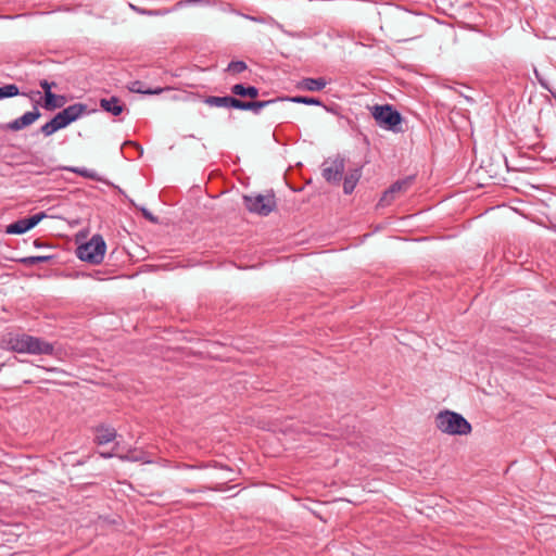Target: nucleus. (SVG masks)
<instances>
[{"label":"nucleus","instance_id":"1","mask_svg":"<svg viewBox=\"0 0 556 556\" xmlns=\"http://www.w3.org/2000/svg\"><path fill=\"white\" fill-rule=\"evenodd\" d=\"M7 349L15 353H25L31 355H53L54 345L41 338L30 334H10L7 339Z\"/></svg>","mask_w":556,"mask_h":556},{"label":"nucleus","instance_id":"2","mask_svg":"<svg viewBox=\"0 0 556 556\" xmlns=\"http://www.w3.org/2000/svg\"><path fill=\"white\" fill-rule=\"evenodd\" d=\"M435 426L451 435H467L472 430L471 425L460 414L452 410L440 412L435 417Z\"/></svg>","mask_w":556,"mask_h":556},{"label":"nucleus","instance_id":"3","mask_svg":"<svg viewBox=\"0 0 556 556\" xmlns=\"http://www.w3.org/2000/svg\"><path fill=\"white\" fill-rule=\"evenodd\" d=\"M106 244L100 235H94L88 242L76 250L77 257L93 265L100 264L105 254Z\"/></svg>","mask_w":556,"mask_h":556},{"label":"nucleus","instance_id":"4","mask_svg":"<svg viewBox=\"0 0 556 556\" xmlns=\"http://www.w3.org/2000/svg\"><path fill=\"white\" fill-rule=\"evenodd\" d=\"M243 202L249 212L261 216H268L277 207L273 191L267 194L244 195Z\"/></svg>","mask_w":556,"mask_h":556},{"label":"nucleus","instance_id":"5","mask_svg":"<svg viewBox=\"0 0 556 556\" xmlns=\"http://www.w3.org/2000/svg\"><path fill=\"white\" fill-rule=\"evenodd\" d=\"M344 169L345 162L343 157L340 155L333 159L328 157L321 164V176L328 184L338 186L343 178Z\"/></svg>","mask_w":556,"mask_h":556},{"label":"nucleus","instance_id":"6","mask_svg":"<svg viewBox=\"0 0 556 556\" xmlns=\"http://www.w3.org/2000/svg\"><path fill=\"white\" fill-rule=\"evenodd\" d=\"M408 128V121L392 104L384 103V130L404 134Z\"/></svg>","mask_w":556,"mask_h":556},{"label":"nucleus","instance_id":"7","mask_svg":"<svg viewBox=\"0 0 556 556\" xmlns=\"http://www.w3.org/2000/svg\"><path fill=\"white\" fill-rule=\"evenodd\" d=\"M88 105L81 102L74 103L63 109L61 112L55 114L58 122L62 128L67 127L70 124L76 122L80 117L90 114Z\"/></svg>","mask_w":556,"mask_h":556},{"label":"nucleus","instance_id":"8","mask_svg":"<svg viewBox=\"0 0 556 556\" xmlns=\"http://www.w3.org/2000/svg\"><path fill=\"white\" fill-rule=\"evenodd\" d=\"M41 116V113L37 105L34 106L31 111H28L24 113L18 118L7 123V124H0V130H11V131H18L22 130L28 126H30L33 123H35L39 117Z\"/></svg>","mask_w":556,"mask_h":556},{"label":"nucleus","instance_id":"9","mask_svg":"<svg viewBox=\"0 0 556 556\" xmlns=\"http://www.w3.org/2000/svg\"><path fill=\"white\" fill-rule=\"evenodd\" d=\"M414 176H407L393 182L384 190V205L390 204L393 200L404 194L413 185Z\"/></svg>","mask_w":556,"mask_h":556},{"label":"nucleus","instance_id":"10","mask_svg":"<svg viewBox=\"0 0 556 556\" xmlns=\"http://www.w3.org/2000/svg\"><path fill=\"white\" fill-rule=\"evenodd\" d=\"M277 101H280V98L263 100V101H242V100L238 99L237 110L251 111L254 114H260L262 109H264Z\"/></svg>","mask_w":556,"mask_h":556},{"label":"nucleus","instance_id":"11","mask_svg":"<svg viewBox=\"0 0 556 556\" xmlns=\"http://www.w3.org/2000/svg\"><path fill=\"white\" fill-rule=\"evenodd\" d=\"M204 103L210 106L236 109L238 104V98L231 96H208L204 99Z\"/></svg>","mask_w":556,"mask_h":556},{"label":"nucleus","instance_id":"12","mask_svg":"<svg viewBox=\"0 0 556 556\" xmlns=\"http://www.w3.org/2000/svg\"><path fill=\"white\" fill-rule=\"evenodd\" d=\"M100 106L103 111L111 113L114 116L121 115L125 110V105L121 102L119 98L115 96H112L109 99H101Z\"/></svg>","mask_w":556,"mask_h":556},{"label":"nucleus","instance_id":"13","mask_svg":"<svg viewBox=\"0 0 556 556\" xmlns=\"http://www.w3.org/2000/svg\"><path fill=\"white\" fill-rule=\"evenodd\" d=\"M327 85V80L324 77L318 78H303L296 84V88L306 91H320Z\"/></svg>","mask_w":556,"mask_h":556},{"label":"nucleus","instance_id":"14","mask_svg":"<svg viewBox=\"0 0 556 556\" xmlns=\"http://www.w3.org/2000/svg\"><path fill=\"white\" fill-rule=\"evenodd\" d=\"M94 443L98 445L108 444L116 439V430L109 426H99L96 429Z\"/></svg>","mask_w":556,"mask_h":556},{"label":"nucleus","instance_id":"15","mask_svg":"<svg viewBox=\"0 0 556 556\" xmlns=\"http://www.w3.org/2000/svg\"><path fill=\"white\" fill-rule=\"evenodd\" d=\"M230 90H231L232 94L238 96V97H242V98L248 97V98H251V99H255L260 94V90L255 86H244L242 84L233 85L230 88Z\"/></svg>","mask_w":556,"mask_h":556},{"label":"nucleus","instance_id":"16","mask_svg":"<svg viewBox=\"0 0 556 556\" xmlns=\"http://www.w3.org/2000/svg\"><path fill=\"white\" fill-rule=\"evenodd\" d=\"M128 90L136 93H142V94H160L164 91L163 88H144V84L141 80H134L130 81L128 85Z\"/></svg>","mask_w":556,"mask_h":556},{"label":"nucleus","instance_id":"17","mask_svg":"<svg viewBox=\"0 0 556 556\" xmlns=\"http://www.w3.org/2000/svg\"><path fill=\"white\" fill-rule=\"evenodd\" d=\"M66 103L65 96H59L55 93H48L45 97L43 108L48 111H53L55 109L62 108Z\"/></svg>","mask_w":556,"mask_h":556},{"label":"nucleus","instance_id":"18","mask_svg":"<svg viewBox=\"0 0 556 556\" xmlns=\"http://www.w3.org/2000/svg\"><path fill=\"white\" fill-rule=\"evenodd\" d=\"M361 177L359 169H354L344 177L343 191L345 194H351Z\"/></svg>","mask_w":556,"mask_h":556},{"label":"nucleus","instance_id":"19","mask_svg":"<svg viewBox=\"0 0 556 556\" xmlns=\"http://www.w3.org/2000/svg\"><path fill=\"white\" fill-rule=\"evenodd\" d=\"M30 230L25 218L18 219L7 227L5 232L10 235H23Z\"/></svg>","mask_w":556,"mask_h":556},{"label":"nucleus","instance_id":"20","mask_svg":"<svg viewBox=\"0 0 556 556\" xmlns=\"http://www.w3.org/2000/svg\"><path fill=\"white\" fill-rule=\"evenodd\" d=\"M290 101L293 103H301L306 105H323V102L317 98L304 97V96H295V97H287L280 98V101Z\"/></svg>","mask_w":556,"mask_h":556},{"label":"nucleus","instance_id":"21","mask_svg":"<svg viewBox=\"0 0 556 556\" xmlns=\"http://www.w3.org/2000/svg\"><path fill=\"white\" fill-rule=\"evenodd\" d=\"M62 169H65V170H68V172H72V173H75L84 178H89V179H92V180H99V177L97 175V173L94 170H91V169H88V168H85V167H71V166H65V167H62Z\"/></svg>","mask_w":556,"mask_h":556},{"label":"nucleus","instance_id":"22","mask_svg":"<svg viewBox=\"0 0 556 556\" xmlns=\"http://www.w3.org/2000/svg\"><path fill=\"white\" fill-rule=\"evenodd\" d=\"M60 129L63 128L60 126V123L58 122L56 117L53 116L48 123L41 126L40 132L45 137H49Z\"/></svg>","mask_w":556,"mask_h":556},{"label":"nucleus","instance_id":"23","mask_svg":"<svg viewBox=\"0 0 556 556\" xmlns=\"http://www.w3.org/2000/svg\"><path fill=\"white\" fill-rule=\"evenodd\" d=\"M53 258L52 255H36V256H26L18 260L25 266H33L39 263H47Z\"/></svg>","mask_w":556,"mask_h":556},{"label":"nucleus","instance_id":"24","mask_svg":"<svg viewBox=\"0 0 556 556\" xmlns=\"http://www.w3.org/2000/svg\"><path fill=\"white\" fill-rule=\"evenodd\" d=\"M118 458L124 462H142V463H149V460L146 458L144 453L137 452L136 450L129 451L125 455H118Z\"/></svg>","mask_w":556,"mask_h":556},{"label":"nucleus","instance_id":"25","mask_svg":"<svg viewBox=\"0 0 556 556\" xmlns=\"http://www.w3.org/2000/svg\"><path fill=\"white\" fill-rule=\"evenodd\" d=\"M20 94V89L16 85L10 84L0 87V99L12 98Z\"/></svg>","mask_w":556,"mask_h":556},{"label":"nucleus","instance_id":"26","mask_svg":"<svg viewBox=\"0 0 556 556\" xmlns=\"http://www.w3.org/2000/svg\"><path fill=\"white\" fill-rule=\"evenodd\" d=\"M247 67L248 66L243 61H231L227 66V71L236 75L244 72Z\"/></svg>","mask_w":556,"mask_h":556},{"label":"nucleus","instance_id":"27","mask_svg":"<svg viewBox=\"0 0 556 556\" xmlns=\"http://www.w3.org/2000/svg\"><path fill=\"white\" fill-rule=\"evenodd\" d=\"M47 217V214L45 212L37 213L35 215H31L26 219L28 227L33 229L35 226H37L43 218Z\"/></svg>","mask_w":556,"mask_h":556},{"label":"nucleus","instance_id":"28","mask_svg":"<svg viewBox=\"0 0 556 556\" xmlns=\"http://www.w3.org/2000/svg\"><path fill=\"white\" fill-rule=\"evenodd\" d=\"M371 110L372 116L376 119L379 126H382V104H375L369 108Z\"/></svg>","mask_w":556,"mask_h":556},{"label":"nucleus","instance_id":"29","mask_svg":"<svg viewBox=\"0 0 556 556\" xmlns=\"http://www.w3.org/2000/svg\"><path fill=\"white\" fill-rule=\"evenodd\" d=\"M208 1L207 0H180L176 3V7L177 8H184V7H187V5H195V4H200V5H204V4H207Z\"/></svg>","mask_w":556,"mask_h":556},{"label":"nucleus","instance_id":"30","mask_svg":"<svg viewBox=\"0 0 556 556\" xmlns=\"http://www.w3.org/2000/svg\"><path fill=\"white\" fill-rule=\"evenodd\" d=\"M39 86L43 89L45 97H47L48 93H52L51 89L56 87V83L42 79L39 81Z\"/></svg>","mask_w":556,"mask_h":556},{"label":"nucleus","instance_id":"31","mask_svg":"<svg viewBox=\"0 0 556 556\" xmlns=\"http://www.w3.org/2000/svg\"><path fill=\"white\" fill-rule=\"evenodd\" d=\"M140 212H141L142 216L147 220H149V222H151L153 224H159L160 223L159 218L155 215H153L148 208L140 207Z\"/></svg>","mask_w":556,"mask_h":556},{"label":"nucleus","instance_id":"32","mask_svg":"<svg viewBox=\"0 0 556 556\" xmlns=\"http://www.w3.org/2000/svg\"><path fill=\"white\" fill-rule=\"evenodd\" d=\"M100 456L103 457V458H111V457H114V456L118 457V455L116 453H114V452H108V453L102 452V453H100Z\"/></svg>","mask_w":556,"mask_h":556},{"label":"nucleus","instance_id":"33","mask_svg":"<svg viewBox=\"0 0 556 556\" xmlns=\"http://www.w3.org/2000/svg\"><path fill=\"white\" fill-rule=\"evenodd\" d=\"M397 12H399V11H397V9H396V8L391 7V8H390V10H389V12H388V14H389V15H395Z\"/></svg>","mask_w":556,"mask_h":556},{"label":"nucleus","instance_id":"34","mask_svg":"<svg viewBox=\"0 0 556 556\" xmlns=\"http://www.w3.org/2000/svg\"><path fill=\"white\" fill-rule=\"evenodd\" d=\"M130 7H131V9H134V10H136V11H138V12H140V13H142V14H146V13H148V14H152L151 12H148V11H146V10H139V9H137L135 5H130Z\"/></svg>","mask_w":556,"mask_h":556},{"label":"nucleus","instance_id":"35","mask_svg":"<svg viewBox=\"0 0 556 556\" xmlns=\"http://www.w3.org/2000/svg\"><path fill=\"white\" fill-rule=\"evenodd\" d=\"M414 37H406V38H399L397 41H407L409 39H413Z\"/></svg>","mask_w":556,"mask_h":556},{"label":"nucleus","instance_id":"36","mask_svg":"<svg viewBox=\"0 0 556 556\" xmlns=\"http://www.w3.org/2000/svg\"><path fill=\"white\" fill-rule=\"evenodd\" d=\"M34 245H35L36 248H39V247H41V243H40V241L37 239V240H35V241H34Z\"/></svg>","mask_w":556,"mask_h":556},{"label":"nucleus","instance_id":"37","mask_svg":"<svg viewBox=\"0 0 556 556\" xmlns=\"http://www.w3.org/2000/svg\"><path fill=\"white\" fill-rule=\"evenodd\" d=\"M45 369H46L47 371H52V372H54V371H58V370H59V369H58V368H55V367L45 368Z\"/></svg>","mask_w":556,"mask_h":556},{"label":"nucleus","instance_id":"38","mask_svg":"<svg viewBox=\"0 0 556 556\" xmlns=\"http://www.w3.org/2000/svg\"><path fill=\"white\" fill-rule=\"evenodd\" d=\"M382 204V198L379 199V201L377 202V206H380Z\"/></svg>","mask_w":556,"mask_h":556},{"label":"nucleus","instance_id":"39","mask_svg":"<svg viewBox=\"0 0 556 556\" xmlns=\"http://www.w3.org/2000/svg\"><path fill=\"white\" fill-rule=\"evenodd\" d=\"M402 16L408 18V15L405 12H401Z\"/></svg>","mask_w":556,"mask_h":556},{"label":"nucleus","instance_id":"40","mask_svg":"<svg viewBox=\"0 0 556 556\" xmlns=\"http://www.w3.org/2000/svg\"><path fill=\"white\" fill-rule=\"evenodd\" d=\"M185 491H186L187 493H192V492H193V491H192V490H190V489H185Z\"/></svg>","mask_w":556,"mask_h":556}]
</instances>
